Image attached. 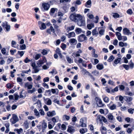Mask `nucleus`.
<instances>
[{"label": "nucleus", "instance_id": "obj_1", "mask_svg": "<svg viewBox=\"0 0 134 134\" xmlns=\"http://www.w3.org/2000/svg\"><path fill=\"white\" fill-rule=\"evenodd\" d=\"M37 127L40 131L43 132L45 131V130L47 127V124L45 120H43L42 122L39 123Z\"/></svg>", "mask_w": 134, "mask_h": 134}, {"label": "nucleus", "instance_id": "obj_2", "mask_svg": "<svg viewBox=\"0 0 134 134\" xmlns=\"http://www.w3.org/2000/svg\"><path fill=\"white\" fill-rule=\"evenodd\" d=\"M95 100L96 102L97 106L100 108H102L104 106H105V104L103 103L101 99L98 97H96L95 98Z\"/></svg>", "mask_w": 134, "mask_h": 134}, {"label": "nucleus", "instance_id": "obj_3", "mask_svg": "<svg viewBox=\"0 0 134 134\" xmlns=\"http://www.w3.org/2000/svg\"><path fill=\"white\" fill-rule=\"evenodd\" d=\"M50 5L48 3H43L41 7L42 11L44 12L48 10L50 8Z\"/></svg>", "mask_w": 134, "mask_h": 134}, {"label": "nucleus", "instance_id": "obj_4", "mask_svg": "<svg viewBox=\"0 0 134 134\" xmlns=\"http://www.w3.org/2000/svg\"><path fill=\"white\" fill-rule=\"evenodd\" d=\"M19 121V119L16 115L13 114L12 115V117L10 119V121L11 123L14 124Z\"/></svg>", "mask_w": 134, "mask_h": 134}, {"label": "nucleus", "instance_id": "obj_5", "mask_svg": "<svg viewBox=\"0 0 134 134\" xmlns=\"http://www.w3.org/2000/svg\"><path fill=\"white\" fill-rule=\"evenodd\" d=\"M47 60L45 58H43V60H40L37 61L36 63L39 66H41L44 63L47 62Z\"/></svg>", "mask_w": 134, "mask_h": 134}, {"label": "nucleus", "instance_id": "obj_6", "mask_svg": "<svg viewBox=\"0 0 134 134\" xmlns=\"http://www.w3.org/2000/svg\"><path fill=\"white\" fill-rule=\"evenodd\" d=\"M87 40V37L84 34H82L78 37V40L79 42H81Z\"/></svg>", "mask_w": 134, "mask_h": 134}, {"label": "nucleus", "instance_id": "obj_7", "mask_svg": "<svg viewBox=\"0 0 134 134\" xmlns=\"http://www.w3.org/2000/svg\"><path fill=\"white\" fill-rule=\"evenodd\" d=\"M97 121H99L100 122H101L103 121L104 122H107V120L104 117L100 115H98L97 117Z\"/></svg>", "mask_w": 134, "mask_h": 134}, {"label": "nucleus", "instance_id": "obj_8", "mask_svg": "<svg viewBox=\"0 0 134 134\" xmlns=\"http://www.w3.org/2000/svg\"><path fill=\"white\" fill-rule=\"evenodd\" d=\"M123 33L124 35H129L132 34V32L130 31V30L127 28L125 27L123 30Z\"/></svg>", "mask_w": 134, "mask_h": 134}, {"label": "nucleus", "instance_id": "obj_9", "mask_svg": "<svg viewBox=\"0 0 134 134\" xmlns=\"http://www.w3.org/2000/svg\"><path fill=\"white\" fill-rule=\"evenodd\" d=\"M82 53V50L80 49L78 51L74 52L72 54V55L74 58L80 57V54L81 53Z\"/></svg>", "mask_w": 134, "mask_h": 134}, {"label": "nucleus", "instance_id": "obj_10", "mask_svg": "<svg viewBox=\"0 0 134 134\" xmlns=\"http://www.w3.org/2000/svg\"><path fill=\"white\" fill-rule=\"evenodd\" d=\"M92 34L93 36L97 37L99 34L98 31L97 30V27H96L92 31Z\"/></svg>", "mask_w": 134, "mask_h": 134}, {"label": "nucleus", "instance_id": "obj_11", "mask_svg": "<svg viewBox=\"0 0 134 134\" xmlns=\"http://www.w3.org/2000/svg\"><path fill=\"white\" fill-rule=\"evenodd\" d=\"M77 23L78 25L79 26H84L85 24V20L83 19V18L81 20H79Z\"/></svg>", "mask_w": 134, "mask_h": 134}, {"label": "nucleus", "instance_id": "obj_12", "mask_svg": "<svg viewBox=\"0 0 134 134\" xmlns=\"http://www.w3.org/2000/svg\"><path fill=\"white\" fill-rule=\"evenodd\" d=\"M47 115L48 117H52L56 115V113L54 110L48 111L47 113Z\"/></svg>", "mask_w": 134, "mask_h": 134}, {"label": "nucleus", "instance_id": "obj_13", "mask_svg": "<svg viewBox=\"0 0 134 134\" xmlns=\"http://www.w3.org/2000/svg\"><path fill=\"white\" fill-rule=\"evenodd\" d=\"M80 126L82 127H86V124L85 123H84L83 118H82L80 119Z\"/></svg>", "mask_w": 134, "mask_h": 134}, {"label": "nucleus", "instance_id": "obj_14", "mask_svg": "<svg viewBox=\"0 0 134 134\" xmlns=\"http://www.w3.org/2000/svg\"><path fill=\"white\" fill-rule=\"evenodd\" d=\"M51 120L53 122V124H55L56 122H58L59 120V117L58 116H57L52 118Z\"/></svg>", "mask_w": 134, "mask_h": 134}, {"label": "nucleus", "instance_id": "obj_15", "mask_svg": "<svg viewBox=\"0 0 134 134\" xmlns=\"http://www.w3.org/2000/svg\"><path fill=\"white\" fill-rule=\"evenodd\" d=\"M77 14L75 13L71 14L70 16V18L71 20L75 22V20H76Z\"/></svg>", "mask_w": 134, "mask_h": 134}, {"label": "nucleus", "instance_id": "obj_16", "mask_svg": "<svg viewBox=\"0 0 134 134\" xmlns=\"http://www.w3.org/2000/svg\"><path fill=\"white\" fill-rule=\"evenodd\" d=\"M75 131L73 127L72 126H68L67 131L70 133L74 132Z\"/></svg>", "mask_w": 134, "mask_h": 134}, {"label": "nucleus", "instance_id": "obj_17", "mask_svg": "<svg viewBox=\"0 0 134 134\" xmlns=\"http://www.w3.org/2000/svg\"><path fill=\"white\" fill-rule=\"evenodd\" d=\"M33 85L30 84L28 82H27L25 84V87H27L28 89H30L32 88Z\"/></svg>", "mask_w": 134, "mask_h": 134}, {"label": "nucleus", "instance_id": "obj_18", "mask_svg": "<svg viewBox=\"0 0 134 134\" xmlns=\"http://www.w3.org/2000/svg\"><path fill=\"white\" fill-rule=\"evenodd\" d=\"M76 17V20H75V22H77L79 20H81L83 18V17L82 15L79 14H77Z\"/></svg>", "mask_w": 134, "mask_h": 134}, {"label": "nucleus", "instance_id": "obj_19", "mask_svg": "<svg viewBox=\"0 0 134 134\" xmlns=\"http://www.w3.org/2000/svg\"><path fill=\"white\" fill-rule=\"evenodd\" d=\"M67 35L68 36V38H69L71 37H75V34L74 32H72L69 33Z\"/></svg>", "mask_w": 134, "mask_h": 134}, {"label": "nucleus", "instance_id": "obj_20", "mask_svg": "<svg viewBox=\"0 0 134 134\" xmlns=\"http://www.w3.org/2000/svg\"><path fill=\"white\" fill-rule=\"evenodd\" d=\"M69 42L72 45L74 43L76 44L77 41L76 39L74 38H71L69 40Z\"/></svg>", "mask_w": 134, "mask_h": 134}, {"label": "nucleus", "instance_id": "obj_21", "mask_svg": "<svg viewBox=\"0 0 134 134\" xmlns=\"http://www.w3.org/2000/svg\"><path fill=\"white\" fill-rule=\"evenodd\" d=\"M116 35L117 37L118 40L119 41L122 40V36L121 33L119 32H116Z\"/></svg>", "mask_w": 134, "mask_h": 134}, {"label": "nucleus", "instance_id": "obj_22", "mask_svg": "<svg viewBox=\"0 0 134 134\" xmlns=\"http://www.w3.org/2000/svg\"><path fill=\"white\" fill-rule=\"evenodd\" d=\"M70 117L66 115H64L63 116L62 120L63 121H68L69 120Z\"/></svg>", "mask_w": 134, "mask_h": 134}, {"label": "nucleus", "instance_id": "obj_23", "mask_svg": "<svg viewBox=\"0 0 134 134\" xmlns=\"http://www.w3.org/2000/svg\"><path fill=\"white\" fill-rule=\"evenodd\" d=\"M105 30L104 29H101L98 31L99 36L100 37L104 35Z\"/></svg>", "mask_w": 134, "mask_h": 134}, {"label": "nucleus", "instance_id": "obj_24", "mask_svg": "<svg viewBox=\"0 0 134 134\" xmlns=\"http://www.w3.org/2000/svg\"><path fill=\"white\" fill-rule=\"evenodd\" d=\"M66 58L67 62L69 63H71L73 62V59L69 57L68 55H67L66 56Z\"/></svg>", "mask_w": 134, "mask_h": 134}, {"label": "nucleus", "instance_id": "obj_25", "mask_svg": "<svg viewBox=\"0 0 134 134\" xmlns=\"http://www.w3.org/2000/svg\"><path fill=\"white\" fill-rule=\"evenodd\" d=\"M14 131H16L18 134H21L23 132V129L22 128H20L19 129H15L14 130Z\"/></svg>", "mask_w": 134, "mask_h": 134}, {"label": "nucleus", "instance_id": "obj_26", "mask_svg": "<svg viewBox=\"0 0 134 134\" xmlns=\"http://www.w3.org/2000/svg\"><path fill=\"white\" fill-rule=\"evenodd\" d=\"M45 103L48 105H50L52 104V102L51 99L49 98H47L45 100Z\"/></svg>", "mask_w": 134, "mask_h": 134}, {"label": "nucleus", "instance_id": "obj_27", "mask_svg": "<svg viewBox=\"0 0 134 134\" xmlns=\"http://www.w3.org/2000/svg\"><path fill=\"white\" fill-rule=\"evenodd\" d=\"M51 91L53 94L55 93L56 94H58L59 93V91L57 88L51 89Z\"/></svg>", "mask_w": 134, "mask_h": 134}, {"label": "nucleus", "instance_id": "obj_28", "mask_svg": "<svg viewBox=\"0 0 134 134\" xmlns=\"http://www.w3.org/2000/svg\"><path fill=\"white\" fill-rule=\"evenodd\" d=\"M34 112L35 115L37 118H39L40 116L39 112H38L36 109H34Z\"/></svg>", "mask_w": 134, "mask_h": 134}, {"label": "nucleus", "instance_id": "obj_29", "mask_svg": "<svg viewBox=\"0 0 134 134\" xmlns=\"http://www.w3.org/2000/svg\"><path fill=\"white\" fill-rule=\"evenodd\" d=\"M53 123L51 121L48 122V127L49 129H51L53 128L55 124H52Z\"/></svg>", "mask_w": 134, "mask_h": 134}, {"label": "nucleus", "instance_id": "obj_30", "mask_svg": "<svg viewBox=\"0 0 134 134\" xmlns=\"http://www.w3.org/2000/svg\"><path fill=\"white\" fill-rule=\"evenodd\" d=\"M125 98L126 99L125 100L127 102H130L132 100V98L131 97H129L127 96H124Z\"/></svg>", "mask_w": 134, "mask_h": 134}, {"label": "nucleus", "instance_id": "obj_31", "mask_svg": "<svg viewBox=\"0 0 134 134\" xmlns=\"http://www.w3.org/2000/svg\"><path fill=\"white\" fill-rule=\"evenodd\" d=\"M58 11V9L56 8H52L50 12V14L51 15V14H53L55 12V11Z\"/></svg>", "mask_w": 134, "mask_h": 134}, {"label": "nucleus", "instance_id": "obj_32", "mask_svg": "<svg viewBox=\"0 0 134 134\" xmlns=\"http://www.w3.org/2000/svg\"><path fill=\"white\" fill-rule=\"evenodd\" d=\"M91 4V0H88L86 2V4H85V5L86 7L87 8L90 7Z\"/></svg>", "mask_w": 134, "mask_h": 134}, {"label": "nucleus", "instance_id": "obj_33", "mask_svg": "<svg viewBox=\"0 0 134 134\" xmlns=\"http://www.w3.org/2000/svg\"><path fill=\"white\" fill-rule=\"evenodd\" d=\"M96 67L99 70H101L104 68V66L102 64H98Z\"/></svg>", "mask_w": 134, "mask_h": 134}, {"label": "nucleus", "instance_id": "obj_34", "mask_svg": "<svg viewBox=\"0 0 134 134\" xmlns=\"http://www.w3.org/2000/svg\"><path fill=\"white\" fill-rule=\"evenodd\" d=\"M87 131V128H81L80 130V132L82 134H83L86 132Z\"/></svg>", "mask_w": 134, "mask_h": 134}, {"label": "nucleus", "instance_id": "obj_35", "mask_svg": "<svg viewBox=\"0 0 134 134\" xmlns=\"http://www.w3.org/2000/svg\"><path fill=\"white\" fill-rule=\"evenodd\" d=\"M75 26H74L67 27L66 29V31L67 32L73 30L74 29Z\"/></svg>", "mask_w": 134, "mask_h": 134}, {"label": "nucleus", "instance_id": "obj_36", "mask_svg": "<svg viewBox=\"0 0 134 134\" xmlns=\"http://www.w3.org/2000/svg\"><path fill=\"white\" fill-rule=\"evenodd\" d=\"M33 70L32 71V73H38L39 71V70L37 66L33 68Z\"/></svg>", "mask_w": 134, "mask_h": 134}, {"label": "nucleus", "instance_id": "obj_37", "mask_svg": "<svg viewBox=\"0 0 134 134\" xmlns=\"http://www.w3.org/2000/svg\"><path fill=\"white\" fill-rule=\"evenodd\" d=\"M81 4V2L80 1V0H77L76 2H74L72 3V5H75L76 6V4H77L78 5H79Z\"/></svg>", "mask_w": 134, "mask_h": 134}, {"label": "nucleus", "instance_id": "obj_38", "mask_svg": "<svg viewBox=\"0 0 134 134\" xmlns=\"http://www.w3.org/2000/svg\"><path fill=\"white\" fill-rule=\"evenodd\" d=\"M87 27L89 30L91 29L92 28L94 27V24L93 23H91L90 24H88L87 25Z\"/></svg>", "mask_w": 134, "mask_h": 134}, {"label": "nucleus", "instance_id": "obj_39", "mask_svg": "<svg viewBox=\"0 0 134 134\" xmlns=\"http://www.w3.org/2000/svg\"><path fill=\"white\" fill-rule=\"evenodd\" d=\"M75 31L77 34H79L82 32V31L81 28H77L76 29Z\"/></svg>", "mask_w": 134, "mask_h": 134}, {"label": "nucleus", "instance_id": "obj_40", "mask_svg": "<svg viewBox=\"0 0 134 134\" xmlns=\"http://www.w3.org/2000/svg\"><path fill=\"white\" fill-rule=\"evenodd\" d=\"M103 100L105 102L107 103L109 102V99L108 97L105 96L103 98Z\"/></svg>", "mask_w": 134, "mask_h": 134}, {"label": "nucleus", "instance_id": "obj_41", "mask_svg": "<svg viewBox=\"0 0 134 134\" xmlns=\"http://www.w3.org/2000/svg\"><path fill=\"white\" fill-rule=\"evenodd\" d=\"M108 118L111 121L113 120L114 119V117L113 115L111 114H109L108 115Z\"/></svg>", "mask_w": 134, "mask_h": 134}, {"label": "nucleus", "instance_id": "obj_42", "mask_svg": "<svg viewBox=\"0 0 134 134\" xmlns=\"http://www.w3.org/2000/svg\"><path fill=\"white\" fill-rule=\"evenodd\" d=\"M12 46L14 48H17L18 47V46H16V43L14 41H12Z\"/></svg>", "mask_w": 134, "mask_h": 134}, {"label": "nucleus", "instance_id": "obj_43", "mask_svg": "<svg viewBox=\"0 0 134 134\" xmlns=\"http://www.w3.org/2000/svg\"><path fill=\"white\" fill-rule=\"evenodd\" d=\"M87 16L90 19H93L94 17V16L93 14H91L90 13H88L87 14Z\"/></svg>", "mask_w": 134, "mask_h": 134}, {"label": "nucleus", "instance_id": "obj_44", "mask_svg": "<svg viewBox=\"0 0 134 134\" xmlns=\"http://www.w3.org/2000/svg\"><path fill=\"white\" fill-rule=\"evenodd\" d=\"M63 9L64 10L65 13L67 12L68 10L69 7L66 6H64L63 7Z\"/></svg>", "mask_w": 134, "mask_h": 134}, {"label": "nucleus", "instance_id": "obj_45", "mask_svg": "<svg viewBox=\"0 0 134 134\" xmlns=\"http://www.w3.org/2000/svg\"><path fill=\"white\" fill-rule=\"evenodd\" d=\"M121 60V58H120L116 59L114 61V63L116 64H117L120 62Z\"/></svg>", "mask_w": 134, "mask_h": 134}, {"label": "nucleus", "instance_id": "obj_46", "mask_svg": "<svg viewBox=\"0 0 134 134\" xmlns=\"http://www.w3.org/2000/svg\"><path fill=\"white\" fill-rule=\"evenodd\" d=\"M70 9L71 11V12H73L74 11H77V8H75L74 7H72L70 8Z\"/></svg>", "mask_w": 134, "mask_h": 134}, {"label": "nucleus", "instance_id": "obj_47", "mask_svg": "<svg viewBox=\"0 0 134 134\" xmlns=\"http://www.w3.org/2000/svg\"><path fill=\"white\" fill-rule=\"evenodd\" d=\"M109 108L111 110H114L116 109V106L115 104H113Z\"/></svg>", "mask_w": 134, "mask_h": 134}, {"label": "nucleus", "instance_id": "obj_48", "mask_svg": "<svg viewBox=\"0 0 134 134\" xmlns=\"http://www.w3.org/2000/svg\"><path fill=\"white\" fill-rule=\"evenodd\" d=\"M24 126L26 129L28 128L29 124L27 121H26L24 122Z\"/></svg>", "mask_w": 134, "mask_h": 134}, {"label": "nucleus", "instance_id": "obj_49", "mask_svg": "<svg viewBox=\"0 0 134 134\" xmlns=\"http://www.w3.org/2000/svg\"><path fill=\"white\" fill-rule=\"evenodd\" d=\"M130 64L129 65L130 67L132 69L133 68L134 66V64L132 62V60H131L130 61Z\"/></svg>", "mask_w": 134, "mask_h": 134}, {"label": "nucleus", "instance_id": "obj_50", "mask_svg": "<svg viewBox=\"0 0 134 134\" xmlns=\"http://www.w3.org/2000/svg\"><path fill=\"white\" fill-rule=\"evenodd\" d=\"M113 17L115 18H118L119 17L120 15L117 13H113Z\"/></svg>", "mask_w": 134, "mask_h": 134}, {"label": "nucleus", "instance_id": "obj_51", "mask_svg": "<svg viewBox=\"0 0 134 134\" xmlns=\"http://www.w3.org/2000/svg\"><path fill=\"white\" fill-rule=\"evenodd\" d=\"M10 26L8 24L4 29H5L7 31H9L10 29Z\"/></svg>", "mask_w": 134, "mask_h": 134}, {"label": "nucleus", "instance_id": "obj_52", "mask_svg": "<svg viewBox=\"0 0 134 134\" xmlns=\"http://www.w3.org/2000/svg\"><path fill=\"white\" fill-rule=\"evenodd\" d=\"M134 111V109H132V108H130L129 109H128V111L130 114H133Z\"/></svg>", "mask_w": 134, "mask_h": 134}, {"label": "nucleus", "instance_id": "obj_53", "mask_svg": "<svg viewBox=\"0 0 134 134\" xmlns=\"http://www.w3.org/2000/svg\"><path fill=\"white\" fill-rule=\"evenodd\" d=\"M114 58L113 55H111L108 59V61L109 62H111L114 59Z\"/></svg>", "mask_w": 134, "mask_h": 134}, {"label": "nucleus", "instance_id": "obj_54", "mask_svg": "<svg viewBox=\"0 0 134 134\" xmlns=\"http://www.w3.org/2000/svg\"><path fill=\"white\" fill-rule=\"evenodd\" d=\"M46 28V26L45 24L44 23H42L41 27L40 28L41 30H42L45 29Z\"/></svg>", "mask_w": 134, "mask_h": 134}, {"label": "nucleus", "instance_id": "obj_55", "mask_svg": "<svg viewBox=\"0 0 134 134\" xmlns=\"http://www.w3.org/2000/svg\"><path fill=\"white\" fill-rule=\"evenodd\" d=\"M95 20H93V21L95 23H97L99 21V18L98 16H96L95 18Z\"/></svg>", "mask_w": 134, "mask_h": 134}, {"label": "nucleus", "instance_id": "obj_56", "mask_svg": "<svg viewBox=\"0 0 134 134\" xmlns=\"http://www.w3.org/2000/svg\"><path fill=\"white\" fill-rule=\"evenodd\" d=\"M62 130L64 131L66 129V126L64 124H63L61 126Z\"/></svg>", "mask_w": 134, "mask_h": 134}, {"label": "nucleus", "instance_id": "obj_57", "mask_svg": "<svg viewBox=\"0 0 134 134\" xmlns=\"http://www.w3.org/2000/svg\"><path fill=\"white\" fill-rule=\"evenodd\" d=\"M47 134H57V132L53 130H51Z\"/></svg>", "mask_w": 134, "mask_h": 134}, {"label": "nucleus", "instance_id": "obj_58", "mask_svg": "<svg viewBox=\"0 0 134 134\" xmlns=\"http://www.w3.org/2000/svg\"><path fill=\"white\" fill-rule=\"evenodd\" d=\"M127 13L130 15H131L133 13L132 10L131 9H129L126 11Z\"/></svg>", "mask_w": 134, "mask_h": 134}, {"label": "nucleus", "instance_id": "obj_59", "mask_svg": "<svg viewBox=\"0 0 134 134\" xmlns=\"http://www.w3.org/2000/svg\"><path fill=\"white\" fill-rule=\"evenodd\" d=\"M36 91V89L34 88L31 90H29L28 91V93H32L33 92H35Z\"/></svg>", "mask_w": 134, "mask_h": 134}, {"label": "nucleus", "instance_id": "obj_60", "mask_svg": "<svg viewBox=\"0 0 134 134\" xmlns=\"http://www.w3.org/2000/svg\"><path fill=\"white\" fill-rule=\"evenodd\" d=\"M41 56V54H37L35 57V59L36 60L38 59Z\"/></svg>", "mask_w": 134, "mask_h": 134}, {"label": "nucleus", "instance_id": "obj_61", "mask_svg": "<svg viewBox=\"0 0 134 134\" xmlns=\"http://www.w3.org/2000/svg\"><path fill=\"white\" fill-rule=\"evenodd\" d=\"M122 66L126 70H127L129 69V66L128 65L126 64H123Z\"/></svg>", "mask_w": 134, "mask_h": 134}, {"label": "nucleus", "instance_id": "obj_62", "mask_svg": "<svg viewBox=\"0 0 134 134\" xmlns=\"http://www.w3.org/2000/svg\"><path fill=\"white\" fill-rule=\"evenodd\" d=\"M6 49L5 48H2L1 49V52L2 53L3 55H5L6 53Z\"/></svg>", "mask_w": 134, "mask_h": 134}, {"label": "nucleus", "instance_id": "obj_63", "mask_svg": "<svg viewBox=\"0 0 134 134\" xmlns=\"http://www.w3.org/2000/svg\"><path fill=\"white\" fill-rule=\"evenodd\" d=\"M25 52L23 51H18V53L20 55L21 57H22L24 55Z\"/></svg>", "mask_w": 134, "mask_h": 134}, {"label": "nucleus", "instance_id": "obj_64", "mask_svg": "<svg viewBox=\"0 0 134 134\" xmlns=\"http://www.w3.org/2000/svg\"><path fill=\"white\" fill-rule=\"evenodd\" d=\"M39 113L42 116H44V113L43 110L42 109H40L39 110Z\"/></svg>", "mask_w": 134, "mask_h": 134}]
</instances>
